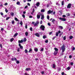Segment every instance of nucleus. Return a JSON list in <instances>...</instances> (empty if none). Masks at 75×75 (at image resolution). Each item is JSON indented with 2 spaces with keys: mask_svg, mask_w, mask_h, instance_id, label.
I'll return each mask as SVG.
<instances>
[{
  "mask_svg": "<svg viewBox=\"0 0 75 75\" xmlns=\"http://www.w3.org/2000/svg\"><path fill=\"white\" fill-rule=\"evenodd\" d=\"M60 50H62V52H64V51L65 50V46L64 44L61 46L60 48Z\"/></svg>",
  "mask_w": 75,
  "mask_h": 75,
  "instance_id": "f257e3e1",
  "label": "nucleus"
},
{
  "mask_svg": "<svg viewBox=\"0 0 75 75\" xmlns=\"http://www.w3.org/2000/svg\"><path fill=\"white\" fill-rule=\"evenodd\" d=\"M45 26L42 25L40 26V28L42 30V31H44V30H45Z\"/></svg>",
  "mask_w": 75,
  "mask_h": 75,
  "instance_id": "f03ea898",
  "label": "nucleus"
},
{
  "mask_svg": "<svg viewBox=\"0 0 75 75\" xmlns=\"http://www.w3.org/2000/svg\"><path fill=\"white\" fill-rule=\"evenodd\" d=\"M59 19L60 20H62V21H66V19L65 18H59Z\"/></svg>",
  "mask_w": 75,
  "mask_h": 75,
  "instance_id": "7ed1b4c3",
  "label": "nucleus"
},
{
  "mask_svg": "<svg viewBox=\"0 0 75 75\" xmlns=\"http://www.w3.org/2000/svg\"><path fill=\"white\" fill-rule=\"evenodd\" d=\"M71 5L72 4H69L67 6V8H70L71 7Z\"/></svg>",
  "mask_w": 75,
  "mask_h": 75,
  "instance_id": "20e7f679",
  "label": "nucleus"
},
{
  "mask_svg": "<svg viewBox=\"0 0 75 75\" xmlns=\"http://www.w3.org/2000/svg\"><path fill=\"white\" fill-rule=\"evenodd\" d=\"M52 23H53V24H54L55 23H57V21H55V20L54 19H52Z\"/></svg>",
  "mask_w": 75,
  "mask_h": 75,
  "instance_id": "39448f33",
  "label": "nucleus"
},
{
  "mask_svg": "<svg viewBox=\"0 0 75 75\" xmlns=\"http://www.w3.org/2000/svg\"><path fill=\"white\" fill-rule=\"evenodd\" d=\"M53 12V11H51V10H50L47 11V14H51V13H52Z\"/></svg>",
  "mask_w": 75,
  "mask_h": 75,
  "instance_id": "423d86ee",
  "label": "nucleus"
},
{
  "mask_svg": "<svg viewBox=\"0 0 75 75\" xmlns=\"http://www.w3.org/2000/svg\"><path fill=\"white\" fill-rule=\"evenodd\" d=\"M36 5L37 6V7H39V6H40V2H37Z\"/></svg>",
  "mask_w": 75,
  "mask_h": 75,
  "instance_id": "0eeeda50",
  "label": "nucleus"
},
{
  "mask_svg": "<svg viewBox=\"0 0 75 75\" xmlns=\"http://www.w3.org/2000/svg\"><path fill=\"white\" fill-rule=\"evenodd\" d=\"M11 60L13 61H17V59L16 58H11Z\"/></svg>",
  "mask_w": 75,
  "mask_h": 75,
  "instance_id": "6e6552de",
  "label": "nucleus"
},
{
  "mask_svg": "<svg viewBox=\"0 0 75 75\" xmlns=\"http://www.w3.org/2000/svg\"><path fill=\"white\" fill-rule=\"evenodd\" d=\"M19 46L20 47L21 49H23V47L21 45V44H19Z\"/></svg>",
  "mask_w": 75,
  "mask_h": 75,
  "instance_id": "1a4fd4ad",
  "label": "nucleus"
},
{
  "mask_svg": "<svg viewBox=\"0 0 75 75\" xmlns=\"http://www.w3.org/2000/svg\"><path fill=\"white\" fill-rule=\"evenodd\" d=\"M70 69H71V68H70V67H68L65 70L66 71H67L69 70Z\"/></svg>",
  "mask_w": 75,
  "mask_h": 75,
  "instance_id": "9d476101",
  "label": "nucleus"
},
{
  "mask_svg": "<svg viewBox=\"0 0 75 75\" xmlns=\"http://www.w3.org/2000/svg\"><path fill=\"white\" fill-rule=\"evenodd\" d=\"M7 29L8 30H10L11 29V27L10 26H8L7 28Z\"/></svg>",
  "mask_w": 75,
  "mask_h": 75,
  "instance_id": "9b49d317",
  "label": "nucleus"
},
{
  "mask_svg": "<svg viewBox=\"0 0 75 75\" xmlns=\"http://www.w3.org/2000/svg\"><path fill=\"white\" fill-rule=\"evenodd\" d=\"M23 42V40H19L18 41V42L19 44H20V43H22V42Z\"/></svg>",
  "mask_w": 75,
  "mask_h": 75,
  "instance_id": "f8f14e48",
  "label": "nucleus"
},
{
  "mask_svg": "<svg viewBox=\"0 0 75 75\" xmlns=\"http://www.w3.org/2000/svg\"><path fill=\"white\" fill-rule=\"evenodd\" d=\"M25 70L27 71H30V70H31V69L30 68H27L25 69Z\"/></svg>",
  "mask_w": 75,
  "mask_h": 75,
  "instance_id": "ddd939ff",
  "label": "nucleus"
},
{
  "mask_svg": "<svg viewBox=\"0 0 75 75\" xmlns=\"http://www.w3.org/2000/svg\"><path fill=\"white\" fill-rule=\"evenodd\" d=\"M35 35L37 36V37H40V34H39V33H36Z\"/></svg>",
  "mask_w": 75,
  "mask_h": 75,
  "instance_id": "4468645a",
  "label": "nucleus"
},
{
  "mask_svg": "<svg viewBox=\"0 0 75 75\" xmlns=\"http://www.w3.org/2000/svg\"><path fill=\"white\" fill-rule=\"evenodd\" d=\"M32 51H33V50H32V49L30 48L29 49V51L28 52L31 53V52H32Z\"/></svg>",
  "mask_w": 75,
  "mask_h": 75,
  "instance_id": "2eb2a0df",
  "label": "nucleus"
},
{
  "mask_svg": "<svg viewBox=\"0 0 75 75\" xmlns=\"http://www.w3.org/2000/svg\"><path fill=\"white\" fill-rule=\"evenodd\" d=\"M56 5L57 6H59L60 5V4H59V3H58V2L56 1Z\"/></svg>",
  "mask_w": 75,
  "mask_h": 75,
  "instance_id": "dca6fc26",
  "label": "nucleus"
},
{
  "mask_svg": "<svg viewBox=\"0 0 75 75\" xmlns=\"http://www.w3.org/2000/svg\"><path fill=\"white\" fill-rule=\"evenodd\" d=\"M58 51H55L54 53V55H55L57 54V53H58Z\"/></svg>",
  "mask_w": 75,
  "mask_h": 75,
  "instance_id": "f3484780",
  "label": "nucleus"
},
{
  "mask_svg": "<svg viewBox=\"0 0 75 75\" xmlns=\"http://www.w3.org/2000/svg\"><path fill=\"white\" fill-rule=\"evenodd\" d=\"M44 18V15H42L41 17V20H43Z\"/></svg>",
  "mask_w": 75,
  "mask_h": 75,
  "instance_id": "a211bd4d",
  "label": "nucleus"
},
{
  "mask_svg": "<svg viewBox=\"0 0 75 75\" xmlns=\"http://www.w3.org/2000/svg\"><path fill=\"white\" fill-rule=\"evenodd\" d=\"M59 28H60V29H61V30H62V29H63V27L62 26H59Z\"/></svg>",
  "mask_w": 75,
  "mask_h": 75,
  "instance_id": "6ab92c4d",
  "label": "nucleus"
},
{
  "mask_svg": "<svg viewBox=\"0 0 75 75\" xmlns=\"http://www.w3.org/2000/svg\"><path fill=\"white\" fill-rule=\"evenodd\" d=\"M40 15H37V18L38 19H39L40 18Z\"/></svg>",
  "mask_w": 75,
  "mask_h": 75,
  "instance_id": "aec40b11",
  "label": "nucleus"
},
{
  "mask_svg": "<svg viewBox=\"0 0 75 75\" xmlns=\"http://www.w3.org/2000/svg\"><path fill=\"white\" fill-rule=\"evenodd\" d=\"M35 51V52H37L38 51V48H35L34 49Z\"/></svg>",
  "mask_w": 75,
  "mask_h": 75,
  "instance_id": "412c9836",
  "label": "nucleus"
},
{
  "mask_svg": "<svg viewBox=\"0 0 75 75\" xmlns=\"http://www.w3.org/2000/svg\"><path fill=\"white\" fill-rule=\"evenodd\" d=\"M74 37L72 36H71L69 37V38L70 40H71V39H72Z\"/></svg>",
  "mask_w": 75,
  "mask_h": 75,
  "instance_id": "4be33fe9",
  "label": "nucleus"
},
{
  "mask_svg": "<svg viewBox=\"0 0 75 75\" xmlns=\"http://www.w3.org/2000/svg\"><path fill=\"white\" fill-rule=\"evenodd\" d=\"M28 32H26L25 33V35H26V36H27H27H28Z\"/></svg>",
  "mask_w": 75,
  "mask_h": 75,
  "instance_id": "5701e85b",
  "label": "nucleus"
},
{
  "mask_svg": "<svg viewBox=\"0 0 75 75\" xmlns=\"http://www.w3.org/2000/svg\"><path fill=\"white\" fill-rule=\"evenodd\" d=\"M54 50H55V51H58V49H57V48H54Z\"/></svg>",
  "mask_w": 75,
  "mask_h": 75,
  "instance_id": "b1692460",
  "label": "nucleus"
},
{
  "mask_svg": "<svg viewBox=\"0 0 75 75\" xmlns=\"http://www.w3.org/2000/svg\"><path fill=\"white\" fill-rule=\"evenodd\" d=\"M15 20L17 21H19V20L17 18H15Z\"/></svg>",
  "mask_w": 75,
  "mask_h": 75,
  "instance_id": "393cba45",
  "label": "nucleus"
},
{
  "mask_svg": "<svg viewBox=\"0 0 75 75\" xmlns=\"http://www.w3.org/2000/svg\"><path fill=\"white\" fill-rule=\"evenodd\" d=\"M64 1H62V6H64Z\"/></svg>",
  "mask_w": 75,
  "mask_h": 75,
  "instance_id": "a878e982",
  "label": "nucleus"
},
{
  "mask_svg": "<svg viewBox=\"0 0 75 75\" xmlns=\"http://www.w3.org/2000/svg\"><path fill=\"white\" fill-rule=\"evenodd\" d=\"M16 4L17 5H20V2L19 1H18L16 3Z\"/></svg>",
  "mask_w": 75,
  "mask_h": 75,
  "instance_id": "bb28decb",
  "label": "nucleus"
},
{
  "mask_svg": "<svg viewBox=\"0 0 75 75\" xmlns=\"http://www.w3.org/2000/svg\"><path fill=\"white\" fill-rule=\"evenodd\" d=\"M25 53L26 54V53H28V50H27L26 49L25 50Z\"/></svg>",
  "mask_w": 75,
  "mask_h": 75,
  "instance_id": "cd10ccee",
  "label": "nucleus"
},
{
  "mask_svg": "<svg viewBox=\"0 0 75 75\" xmlns=\"http://www.w3.org/2000/svg\"><path fill=\"white\" fill-rule=\"evenodd\" d=\"M13 40H14V38H12L11 39V40H10L11 42H13Z\"/></svg>",
  "mask_w": 75,
  "mask_h": 75,
  "instance_id": "c85d7f7f",
  "label": "nucleus"
},
{
  "mask_svg": "<svg viewBox=\"0 0 75 75\" xmlns=\"http://www.w3.org/2000/svg\"><path fill=\"white\" fill-rule=\"evenodd\" d=\"M57 69L58 71H59L61 70V68L59 67H57Z\"/></svg>",
  "mask_w": 75,
  "mask_h": 75,
  "instance_id": "c756f323",
  "label": "nucleus"
},
{
  "mask_svg": "<svg viewBox=\"0 0 75 75\" xmlns=\"http://www.w3.org/2000/svg\"><path fill=\"white\" fill-rule=\"evenodd\" d=\"M11 16H14V13L13 12L11 13Z\"/></svg>",
  "mask_w": 75,
  "mask_h": 75,
  "instance_id": "7c9ffc66",
  "label": "nucleus"
},
{
  "mask_svg": "<svg viewBox=\"0 0 75 75\" xmlns=\"http://www.w3.org/2000/svg\"><path fill=\"white\" fill-rule=\"evenodd\" d=\"M53 68H55V64H53Z\"/></svg>",
  "mask_w": 75,
  "mask_h": 75,
  "instance_id": "2f4dec72",
  "label": "nucleus"
},
{
  "mask_svg": "<svg viewBox=\"0 0 75 75\" xmlns=\"http://www.w3.org/2000/svg\"><path fill=\"white\" fill-rule=\"evenodd\" d=\"M45 54L46 55H49V53H48V52L47 51L45 52Z\"/></svg>",
  "mask_w": 75,
  "mask_h": 75,
  "instance_id": "473e14b6",
  "label": "nucleus"
},
{
  "mask_svg": "<svg viewBox=\"0 0 75 75\" xmlns=\"http://www.w3.org/2000/svg\"><path fill=\"white\" fill-rule=\"evenodd\" d=\"M58 32H57L56 34V36L58 37Z\"/></svg>",
  "mask_w": 75,
  "mask_h": 75,
  "instance_id": "72a5a7b5",
  "label": "nucleus"
},
{
  "mask_svg": "<svg viewBox=\"0 0 75 75\" xmlns=\"http://www.w3.org/2000/svg\"><path fill=\"white\" fill-rule=\"evenodd\" d=\"M59 15H60L61 16V15H62V13H61V12L60 11H59Z\"/></svg>",
  "mask_w": 75,
  "mask_h": 75,
  "instance_id": "f704fd0d",
  "label": "nucleus"
},
{
  "mask_svg": "<svg viewBox=\"0 0 75 75\" xmlns=\"http://www.w3.org/2000/svg\"><path fill=\"white\" fill-rule=\"evenodd\" d=\"M43 38L44 39H45V38H47V37L46 36L44 35L43 36Z\"/></svg>",
  "mask_w": 75,
  "mask_h": 75,
  "instance_id": "c9c22d12",
  "label": "nucleus"
},
{
  "mask_svg": "<svg viewBox=\"0 0 75 75\" xmlns=\"http://www.w3.org/2000/svg\"><path fill=\"white\" fill-rule=\"evenodd\" d=\"M70 65H74V62H70Z\"/></svg>",
  "mask_w": 75,
  "mask_h": 75,
  "instance_id": "e433bc0d",
  "label": "nucleus"
},
{
  "mask_svg": "<svg viewBox=\"0 0 75 75\" xmlns=\"http://www.w3.org/2000/svg\"><path fill=\"white\" fill-rule=\"evenodd\" d=\"M41 12H42L43 13V12H44L45 11L44 10V9H42L41 11Z\"/></svg>",
  "mask_w": 75,
  "mask_h": 75,
  "instance_id": "4c0bfd02",
  "label": "nucleus"
},
{
  "mask_svg": "<svg viewBox=\"0 0 75 75\" xmlns=\"http://www.w3.org/2000/svg\"><path fill=\"white\" fill-rule=\"evenodd\" d=\"M49 1H50V2L49 3V4H52V3L51 2V1L50 0H49Z\"/></svg>",
  "mask_w": 75,
  "mask_h": 75,
  "instance_id": "58836bf2",
  "label": "nucleus"
},
{
  "mask_svg": "<svg viewBox=\"0 0 75 75\" xmlns=\"http://www.w3.org/2000/svg\"><path fill=\"white\" fill-rule=\"evenodd\" d=\"M20 24H21V25H23V22H22V21H21Z\"/></svg>",
  "mask_w": 75,
  "mask_h": 75,
  "instance_id": "ea45409f",
  "label": "nucleus"
},
{
  "mask_svg": "<svg viewBox=\"0 0 75 75\" xmlns=\"http://www.w3.org/2000/svg\"><path fill=\"white\" fill-rule=\"evenodd\" d=\"M47 18L48 20H49L50 19V16H47Z\"/></svg>",
  "mask_w": 75,
  "mask_h": 75,
  "instance_id": "a19ab883",
  "label": "nucleus"
},
{
  "mask_svg": "<svg viewBox=\"0 0 75 75\" xmlns=\"http://www.w3.org/2000/svg\"><path fill=\"white\" fill-rule=\"evenodd\" d=\"M20 63V62L18 61L17 60L16 61V64H19Z\"/></svg>",
  "mask_w": 75,
  "mask_h": 75,
  "instance_id": "79ce46f5",
  "label": "nucleus"
},
{
  "mask_svg": "<svg viewBox=\"0 0 75 75\" xmlns=\"http://www.w3.org/2000/svg\"><path fill=\"white\" fill-rule=\"evenodd\" d=\"M30 30L31 31H33V28H30Z\"/></svg>",
  "mask_w": 75,
  "mask_h": 75,
  "instance_id": "37998d69",
  "label": "nucleus"
},
{
  "mask_svg": "<svg viewBox=\"0 0 75 75\" xmlns=\"http://www.w3.org/2000/svg\"><path fill=\"white\" fill-rule=\"evenodd\" d=\"M43 51H44V48H42L40 50V51L41 52H42Z\"/></svg>",
  "mask_w": 75,
  "mask_h": 75,
  "instance_id": "c03bdc74",
  "label": "nucleus"
},
{
  "mask_svg": "<svg viewBox=\"0 0 75 75\" xmlns=\"http://www.w3.org/2000/svg\"><path fill=\"white\" fill-rule=\"evenodd\" d=\"M64 40H66V36H64L63 38Z\"/></svg>",
  "mask_w": 75,
  "mask_h": 75,
  "instance_id": "a18cd8bd",
  "label": "nucleus"
},
{
  "mask_svg": "<svg viewBox=\"0 0 75 75\" xmlns=\"http://www.w3.org/2000/svg\"><path fill=\"white\" fill-rule=\"evenodd\" d=\"M36 23L37 24H39V21H37Z\"/></svg>",
  "mask_w": 75,
  "mask_h": 75,
  "instance_id": "49530a36",
  "label": "nucleus"
},
{
  "mask_svg": "<svg viewBox=\"0 0 75 75\" xmlns=\"http://www.w3.org/2000/svg\"><path fill=\"white\" fill-rule=\"evenodd\" d=\"M47 24L49 26H51V24H50V23H48Z\"/></svg>",
  "mask_w": 75,
  "mask_h": 75,
  "instance_id": "de8ad7c7",
  "label": "nucleus"
},
{
  "mask_svg": "<svg viewBox=\"0 0 75 75\" xmlns=\"http://www.w3.org/2000/svg\"><path fill=\"white\" fill-rule=\"evenodd\" d=\"M26 40H27V39H26V38H25L24 40V42H25V41H26Z\"/></svg>",
  "mask_w": 75,
  "mask_h": 75,
  "instance_id": "09e8293b",
  "label": "nucleus"
},
{
  "mask_svg": "<svg viewBox=\"0 0 75 75\" xmlns=\"http://www.w3.org/2000/svg\"><path fill=\"white\" fill-rule=\"evenodd\" d=\"M17 35V34L16 33L14 35V37H16Z\"/></svg>",
  "mask_w": 75,
  "mask_h": 75,
  "instance_id": "8fccbe9b",
  "label": "nucleus"
},
{
  "mask_svg": "<svg viewBox=\"0 0 75 75\" xmlns=\"http://www.w3.org/2000/svg\"><path fill=\"white\" fill-rule=\"evenodd\" d=\"M62 17L65 18V17H66V16H65V15H63L62 16Z\"/></svg>",
  "mask_w": 75,
  "mask_h": 75,
  "instance_id": "3c124183",
  "label": "nucleus"
},
{
  "mask_svg": "<svg viewBox=\"0 0 75 75\" xmlns=\"http://www.w3.org/2000/svg\"><path fill=\"white\" fill-rule=\"evenodd\" d=\"M10 17H7L6 18V20H8V19H9V18H10Z\"/></svg>",
  "mask_w": 75,
  "mask_h": 75,
  "instance_id": "603ef678",
  "label": "nucleus"
},
{
  "mask_svg": "<svg viewBox=\"0 0 75 75\" xmlns=\"http://www.w3.org/2000/svg\"><path fill=\"white\" fill-rule=\"evenodd\" d=\"M50 4H47V7H50Z\"/></svg>",
  "mask_w": 75,
  "mask_h": 75,
  "instance_id": "864d4df0",
  "label": "nucleus"
},
{
  "mask_svg": "<svg viewBox=\"0 0 75 75\" xmlns=\"http://www.w3.org/2000/svg\"><path fill=\"white\" fill-rule=\"evenodd\" d=\"M12 24H14V21H13L12 22Z\"/></svg>",
  "mask_w": 75,
  "mask_h": 75,
  "instance_id": "5fc2aeb1",
  "label": "nucleus"
},
{
  "mask_svg": "<svg viewBox=\"0 0 75 75\" xmlns=\"http://www.w3.org/2000/svg\"><path fill=\"white\" fill-rule=\"evenodd\" d=\"M25 75H29V74H28V73H25Z\"/></svg>",
  "mask_w": 75,
  "mask_h": 75,
  "instance_id": "6e6d98bb",
  "label": "nucleus"
},
{
  "mask_svg": "<svg viewBox=\"0 0 75 75\" xmlns=\"http://www.w3.org/2000/svg\"><path fill=\"white\" fill-rule=\"evenodd\" d=\"M48 40H46V41H45V42L46 43H48Z\"/></svg>",
  "mask_w": 75,
  "mask_h": 75,
  "instance_id": "4d7b16f0",
  "label": "nucleus"
},
{
  "mask_svg": "<svg viewBox=\"0 0 75 75\" xmlns=\"http://www.w3.org/2000/svg\"><path fill=\"white\" fill-rule=\"evenodd\" d=\"M38 24H37L36 23H35L34 24V26H36Z\"/></svg>",
  "mask_w": 75,
  "mask_h": 75,
  "instance_id": "13d9d810",
  "label": "nucleus"
},
{
  "mask_svg": "<svg viewBox=\"0 0 75 75\" xmlns=\"http://www.w3.org/2000/svg\"><path fill=\"white\" fill-rule=\"evenodd\" d=\"M71 58H72V56L71 55H70L69 56V58H70V59H71Z\"/></svg>",
  "mask_w": 75,
  "mask_h": 75,
  "instance_id": "bf43d9fd",
  "label": "nucleus"
},
{
  "mask_svg": "<svg viewBox=\"0 0 75 75\" xmlns=\"http://www.w3.org/2000/svg\"><path fill=\"white\" fill-rule=\"evenodd\" d=\"M22 17H23V18H25V15H24V14L23 15Z\"/></svg>",
  "mask_w": 75,
  "mask_h": 75,
  "instance_id": "052dcab7",
  "label": "nucleus"
},
{
  "mask_svg": "<svg viewBox=\"0 0 75 75\" xmlns=\"http://www.w3.org/2000/svg\"><path fill=\"white\" fill-rule=\"evenodd\" d=\"M18 52H19L20 51V48H18L17 50Z\"/></svg>",
  "mask_w": 75,
  "mask_h": 75,
  "instance_id": "680f3d73",
  "label": "nucleus"
},
{
  "mask_svg": "<svg viewBox=\"0 0 75 75\" xmlns=\"http://www.w3.org/2000/svg\"><path fill=\"white\" fill-rule=\"evenodd\" d=\"M0 47L1 48H2L3 46H2V45L0 44Z\"/></svg>",
  "mask_w": 75,
  "mask_h": 75,
  "instance_id": "e2e57ef3",
  "label": "nucleus"
},
{
  "mask_svg": "<svg viewBox=\"0 0 75 75\" xmlns=\"http://www.w3.org/2000/svg\"><path fill=\"white\" fill-rule=\"evenodd\" d=\"M34 11H35V10H34V9L33 8V10L32 12H33V13H34Z\"/></svg>",
  "mask_w": 75,
  "mask_h": 75,
  "instance_id": "0e129e2a",
  "label": "nucleus"
},
{
  "mask_svg": "<svg viewBox=\"0 0 75 75\" xmlns=\"http://www.w3.org/2000/svg\"><path fill=\"white\" fill-rule=\"evenodd\" d=\"M28 8V6H25V8Z\"/></svg>",
  "mask_w": 75,
  "mask_h": 75,
  "instance_id": "69168bd1",
  "label": "nucleus"
},
{
  "mask_svg": "<svg viewBox=\"0 0 75 75\" xmlns=\"http://www.w3.org/2000/svg\"><path fill=\"white\" fill-rule=\"evenodd\" d=\"M5 11L6 13H7V12H8V10H7V9H5Z\"/></svg>",
  "mask_w": 75,
  "mask_h": 75,
  "instance_id": "338daca9",
  "label": "nucleus"
},
{
  "mask_svg": "<svg viewBox=\"0 0 75 75\" xmlns=\"http://www.w3.org/2000/svg\"><path fill=\"white\" fill-rule=\"evenodd\" d=\"M29 18H33V16H29Z\"/></svg>",
  "mask_w": 75,
  "mask_h": 75,
  "instance_id": "774afa93",
  "label": "nucleus"
}]
</instances>
